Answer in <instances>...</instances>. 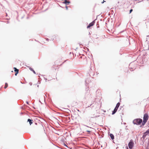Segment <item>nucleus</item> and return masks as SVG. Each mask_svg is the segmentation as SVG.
Masks as SVG:
<instances>
[{
  "instance_id": "nucleus-6",
  "label": "nucleus",
  "mask_w": 149,
  "mask_h": 149,
  "mask_svg": "<svg viewBox=\"0 0 149 149\" xmlns=\"http://www.w3.org/2000/svg\"><path fill=\"white\" fill-rule=\"evenodd\" d=\"M15 72H16L15 73V75L16 76L17 74L18 73L19 70L17 69L16 68H14Z\"/></svg>"
},
{
  "instance_id": "nucleus-2",
  "label": "nucleus",
  "mask_w": 149,
  "mask_h": 149,
  "mask_svg": "<svg viewBox=\"0 0 149 149\" xmlns=\"http://www.w3.org/2000/svg\"><path fill=\"white\" fill-rule=\"evenodd\" d=\"M142 119L140 118L134 120L133 122L134 124L137 125H139L142 123Z\"/></svg>"
},
{
  "instance_id": "nucleus-5",
  "label": "nucleus",
  "mask_w": 149,
  "mask_h": 149,
  "mask_svg": "<svg viewBox=\"0 0 149 149\" xmlns=\"http://www.w3.org/2000/svg\"><path fill=\"white\" fill-rule=\"evenodd\" d=\"M95 23V20L93 21L91 23H90L89 25L87 26V28L88 29L90 28L91 27L93 26Z\"/></svg>"
},
{
  "instance_id": "nucleus-16",
  "label": "nucleus",
  "mask_w": 149,
  "mask_h": 149,
  "mask_svg": "<svg viewBox=\"0 0 149 149\" xmlns=\"http://www.w3.org/2000/svg\"><path fill=\"white\" fill-rule=\"evenodd\" d=\"M26 103H27V104H29V103H28V102H26Z\"/></svg>"
},
{
  "instance_id": "nucleus-1",
  "label": "nucleus",
  "mask_w": 149,
  "mask_h": 149,
  "mask_svg": "<svg viewBox=\"0 0 149 149\" xmlns=\"http://www.w3.org/2000/svg\"><path fill=\"white\" fill-rule=\"evenodd\" d=\"M148 115L147 113H145L144 115V116L143 117V121L142 123V125H145L146 123L147 122V120L148 119Z\"/></svg>"
},
{
  "instance_id": "nucleus-14",
  "label": "nucleus",
  "mask_w": 149,
  "mask_h": 149,
  "mask_svg": "<svg viewBox=\"0 0 149 149\" xmlns=\"http://www.w3.org/2000/svg\"><path fill=\"white\" fill-rule=\"evenodd\" d=\"M133 11V10L131 9L130 10V13Z\"/></svg>"
},
{
  "instance_id": "nucleus-9",
  "label": "nucleus",
  "mask_w": 149,
  "mask_h": 149,
  "mask_svg": "<svg viewBox=\"0 0 149 149\" xmlns=\"http://www.w3.org/2000/svg\"><path fill=\"white\" fill-rule=\"evenodd\" d=\"M147 134V133H145V132L144 133V134L143 135V138H145L146 136L147 135V134Z\"/></svg>"
},
{
  "instance_id": "nucleus-8",
  "label": "nucleus",
  "mask_w": 149,
  "mask_h": 149,
  "mask_svg": "<svg viewBox=\"0 0 149 149\" xmlns=\"http://www.w3.org/2000/svg\"><path fill=\"white\" fill-rule=\"evenodd\" d=\"M110 137L111 138V139H112L113 140V139H114V136L112 134H110Z\"/></svg>"
},
{
  "instance_id": "nucleus-4",
  "label": "nucleus",
  "mask_w": 149,
  "mask_h": 149,
  "mask_svg": "<svg viewBox=\"0 0 149 149\" xmlns=\"http://www.w3.org/2000/svg\"><path fill=\"white\" fill-rule=\"evenodd\" d=\"M134 145V143L132 140H130V142L128 143V146L129 148L131 149L132 148Z\"/></svg>"
},
{
  "instance_id": "nucleus-7",
  "label": "nucleus",
  "mask_w": 149,
  "mask_h": 149,
  "mask_svg": "<svg viewBox=\"0 0 149 149\" xmlns=\"http://www.w3.org/2000/svg\"><path fill=\"white\" fill-rule=\"evenodd\" d=\"M27 121L29 122V123L30 125H31L32 124L33 121V120H31L30 119H28L27 120Z\"/></svg>"
},
{
  "instance_id": "nucleus-13",
  "label": "nucleus",
  "mask_w": 149,
  "mask_h": 149,
  "mask_svg": "<svg viewBox=\"0 0 149 149\" xmlns=\"http://www.w3.org/2000/svg\"><path fill=\"white\" fill-rule=\"evenodd\" d=\"M30 70L33 71V72L34 73V74H36V72H35V71L33 70L31 68Z\"/></svg>"
},
{
  "instance_id": "nucleus-10",
  "label": "nucleus",
  "mask_w": 149,
  "mask_h": 149,
  "mask_svg": "<svg viewBox=\"0 0 149 149\" xmlns=\"http://www.w3.org/2000/svg\"><path fill=\"white\" fill-rule=\"evenodd\" d=\"M70 3V2L69 1H67L66 0H65L64 2V3L65 4H67V3Z\"/></svg>"
},
{
  "instance_id": "nucleus-17",
  "label": "nucleus",
  "mask_w": 149,
  "mask_h": 149,
  "mask_svg": "<svg viewBox=\"0 0 149 149\" xmlns=\"http://www.w3.org/2000/svg\"><path fill=\"white\" fill-rule=\"evenodd\" d=\"M104 2V1H103V2H102V3H103Z\"/></svg>"
},
{
  "instance_id": "nucleus-18",
  "label": "nucleus",
  "mask_w": 149,
  "mask_h": 149,
  "mask_svg": "<svg viewBox=\"0 0 149 149\" xmlns=\"http://www.w3.org/2000/svg\"><path fill=\"white\" fill-rule=\"evenodd\" d=\"M127 149H128V148L127 146Z\"/></svg>"
},
{
  "instance_id": "nucleus-15",
  "label": "nucleus",
  "mask_w": 149,
  "mask_h": 149,
  "mask_svg": "<svg viewBox=\"0 0 149 149\" xmlns=\"http://www.w3.org/2000/svg\"><path fill=\"white\" fill-rule=\"evenodd\" d=\"M87 132H90L91 131L89 130H87Z\"/></svg>"
},
{
  "instance_id": "nucleus-3",
  "label": "nucleus",
  "mask_w": 149,
  "mask_h": 149,
  "mask_svg": "<svg viewBox=\"0 0 149 149\" xmlns=\"http://www.w3.org/2000/svg\"><path fill=\"white\" fill-rule=\"evenodd\" d=\"M120 104L119 102H118L116 106V107H115L113 111L112 112V114L113 115L117 111V110H118L119 107V106L120 105Z\"/></svg>"
},
{
  "instance_id": "nucleus-12",
  "label": "nucleus",
  "mask_w": 149,
  "mask_h": 149,
  "mask_svg": "<svg viewBox=\"0 0 149 149\" xmlns=\"http://www.w3.org/2000/svg\"><path fill=\"white\" fill-rule=\"evenodd\" d=\"M145 133H147L148 134H149V129L147 130L146 132H145Z\"/></svg>"
},
{
  "instance_id": "nucleus-11",
  "label": "nucleus",
  "mask_w": 149,
  "mask_h": 149,
  "mask_svg": "<svg viewBox=\"0 0 149 149\" xmlns=\"http://www.w3.org/2000/svg\"><path fill=\"white\" fill-rule=\"evenodd\" d=\"M8 86V84L7 83H6L5 84V85L4 86V88L6 89L7 87Z\"/></svg>"
}]
</instances>
